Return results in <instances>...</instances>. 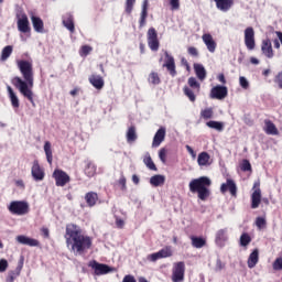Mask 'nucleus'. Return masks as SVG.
<instances>
[{
  "label": "nucleus",
  "mask_w": 282,
  "mask_h": 282,
  "mask_svg": "<svg viewBox=\"0 0 282 282\" xmlns=\"http://www.w3.org/2000/svg\"><path fill=\"white\" fill-rule=\"evenodd\" d=\"M18 69H20L22 78L15 76L11 79V84L31 102L32 107H36L34 91H32L34 88V67L32 62L25 59L18 61Z\"/></svg>",
  "instance_id": "f257e3e1"
},
{
  "label": "nucleus",
  "mask_w": 282,
  "mask_h": 282,
  "mask_svg": "<svg viewBox=\"0 0 282 282\" xmlns=\"http://www.w3.org/2000/svg\"><path fill=\"white\" fill-rule=\"evenodd\" d=\"M64 238L67 248H69L70 252H74V254H85V252L91 250L94 246V239L85 235L83 228L74 223L66 225Z\"/></svg>",
  "instance_id": "f03ea898"
},
{
  "label": "nucleus",
  "mask_w": 282,
  "mask_h": 282,
  "mask_svg": "<svg viewBox=\"0 0 282 282\" xmlns=\"http://www.w3.org/2000/svg\"><path fill=\"white\" fill-rule=\"evenodd\" d=\"M213 182L207 176H200L189 182L191 193H197L198 199L206 202L210 197V189L208 187Z\"/></svg>",
  "instance_id": "7ed1b4c3"
},
{
  "label": "nucleus",
  "mask_w": 282,
  "mask_h": 282,
  "mask_svg": "<svg viewBox=\"0 0 282 282\" xmlns=\"http://www.w3.org/2000/svg\"><path fill=\"white\" fill-rule=\"evenodd\" d=\"M188 86H184L183 94L191 100V102H195L197 100V94L202 91V85L197 82V78L189 77L187 80Z\"/></svg>",
  "instance_id": "20e7f679"
},
{
  "label": "nucleus",
  "mask_w": 282,
  "mask_h": 282,
  "mask_svg": "<svg viewBox=\"0 0 282 282\" xmlns=\"http://www.w3.org/2000/svg\"><path fill=\"white\" fill-rule=\"evenodd\" d=\"M8 210L11 215L23 217V215L30 213V204L25 200H12L8 206Z\"/></svg>",
  "instance_id": "39448f33"
},
{
  "label": "nucleus",
  "mask_w": 282,
  "mask_h": 282,
  "mask_svg": "<svg viewBox=\"0 0 282 282\" xmlns=\"http://www.w3.org/2000/svg\"><path fill=\"white\" fill-rule=\"evenodd\" d=\"M185 274H186V263H184V261L175 262L172 269V281L182 282L184 281Z\"/></svg>",
  "instance_id": "423d86ee"
},
{
  "label": "nucleus",
  "mask_w": 282,
  "mask_h": 282,
  "mask_svg": "<svg viewBox=\"0 0 282 282\" xmlns=\"http://www.w3.org/2000/svg\"><path fill=\"white\" fill-rule=\"evenodd\" d=\"M17 19L19 32H22V34H29L32 32V29L30 28V20L28 19V14H25V12L19 11L17 13Z\"/></svg>",
  "instance_id": "0eeeda50"
},
{
  "label": "nucleus",
  "mask_w": 282,
  "mask_h": 282,
  "mask_svg": "<svg viewBox=\"0 0 282 282\" xmlns=\"http://www.w3.org/2000/svg\"><path fill=\"white\" fill-rule=\"evenodd\" d=\"M88 268H91V270H94V274L96 276H102L104 274H109V272L112 271L111 267L105 263H99L96 260L89 261Z\"/></svg>",
  "instance_id": "6e6552de"
},
{
  "label": "nucleus",
  "mask_w": 282,
  "mask_h": 282,
  "mask_svg": "<svg viewBox=\"0 0 282 282\" xmlns=\"http://www.w3.org/2000/svg\"><path fill=\"white\" fill-rule=\"evenodd\" d=\"M53 178L55 180V185L61 187L67 186V184H69V182L72 181L67 172L59 169L54 170Z\"/></svg>",
  "instance_id": "1a4fd4ad"
},
{
  "label": "nucleus",
  "mask_w": 282,
  "mask_h": 282,
  "mask_svg": "<svg viewBox=\"0 0 282 282\" xmlns=\"http://www.w3.org/2000/svg\"><path fill=\"white\" fill-rule=\"evenodd\" d=\"M148 45L152 52H158V50H160V40L158 39V31L155 28H150L148 30Z\"/></svg>",
  "instance_id": "9d476101"
},
{
  "label": "nucleus",
  "mask_w": 282,
  "mask_h": 282,
  "mask_svg": "<svg viewBox=\"0 0 282 282\" xmlns=\"http://www.w3.org/2000/svg\"><path fill=\"white\" fill-rule=\"evenodd\" d=\"M167 257H173V249L167 246L161 249L159 252H154L148 256V261L155 263L159 259H167Z\"/></svg>",
  "instance_id": "9b49d317"
},
{
  "label": "nucleus",
  "mask_w": 282,
  "mask_h": 282,
  "mask_svg": "<svg viewBox=\"0 0 282 282\" xmlns=\"http://www.w3.org/2000/svg\"><path fill=\"white\" fill-rule=\"evenodd\" d=\"M31 175L35 182H43L45 180V170L41 167L39 161H33V165L31 167Z\"/></svg>",
  "instance_id": "f8f14e48"
},
{
  "label": "nucleus",
  "mask_w": 282,
  "mask_h": 282,
  "mask_svg": "<svg viewBox=\"0 0 282 282\" xmlns=\"http://www.w3.org/2000/svg\"><path fill=\"white\" fill-rule=\"evenodd\" d=\"M245 45L249 51H252L254 47H257V43L254 41V29L252 26H248L245 30Z\"/></svg>",
  "instance_id": "ddd939ff"
},
{
  "label": "nucleus",
  "mask_w": 282,
  "mask_h": 282,
  "mask_svg": "<svg viewBox=\"0 0 282 282\" xmlns=\"http://www.w3.org/2000/svg\"><path fill=\"white\" fill-rule=\"evenodd\" d=\"M230 193L231 197H237V183L232 181V178H227L226 183L220 185V193L226 195V193Z\"/></svg>",
  "instance_id": "4468645a"
},
{
  "label": "nucleus",
  "mask_w": 282,
  "mask_h": 282,
  "mask_svg": "<svg viewBox=\"0 0 282 282\" xmlns=\"http://www.w3.org/2000/svg\"><path fill=\"white\" fill-rule=\"evenodd\" d=\"M165 63L163 67H165L170 74V76H177V69L175 68V57H173L169 52L165 51Z\"/></svg>",
  "instance_id": "2eb2a0df"
},
{
  "label": "nucleus",
  "mask_w": 282,
  "mask_h": 282,
  "mask_svg": "<svg viewBox=\"0 0 282 282\" xmlns=\"http://www.w3.org/2000/svg\"><path fill=\"white\" fill-rule=\"evenodd\" d=\"M228 96V87L226 86H215L210 90V98L216 100H224Z\"/></svg>",
  "instance_id": "dca6fc26"
},
{
  "label": "nucleus",
  "mask_w": 282,
  "mask_h": 282,
  "mask_svg": "<svg viewBox=\"0 0 282 282\" xmlns=\"http://www.w3.org/2000/svg\"><path fill=\"white\" fill-rule=\"evenodd\" d=\"M259 186H261L259 182L253 184V188H256L251 194V208L253 209L259 208L261 204V188Z\"/></svg>",
  "instance_id": "f3484780"
},
{
  "label": "nucleus",
  "mask_w": 282,
  "mask_h": 282,
  "mask_svg": "<svg viewBox=\"0 0 282 282\" xmlns=\"http://www.w3.org/2000/svg\"><path fill=\"white\" fill-rule=\"evenodd\" d=\"M228 241V228L219 229L215 234V243L218 248H224Z\"/></svg>",
  "instance_id": "a211bd4d"
},
{
  "label": "nucleus",
  "mask_w": 282,
  "mask_h": 282,
  "mask_svg": "<svg viewBox=\"0 0 282 282\" xmlns=\"http://www.w3.org/2000/svg\"><path fill=\"white\" fill-rule=\"evenodd\" d=\"M15 240L18 243H21L22 246H30L31 248H39V246H41L39 240L23 235L17 236Z\"/></svg>",
  "instance_id": "6ab92c4d"
},
{
  "label": "nucleus",
  "mask_w": 282,
  "mask_h": 282,
  "mask_svg": "<svg viewBox=\"0 0 282 282\" xmlns=\"http://www.w3.org/2000/svg\"><path fill=\"white\" fill-rule=\"evenodd\" d=\"M62 23L70 34L76 32V26L74 25V15H72V13H66L63 15Z\"/></svg>",
  "instance_id": "aec40b11"
},
{
  "label": "nucleus",
  "mask_w": 282,
  "mask_h": 282,
  "mask_svg": "<svg viewBox=\"0 0 282 282\" xmlns=\"http://www.w3.org/2000/svg\"><path fill=\"white\" fill-rule=\"evenodd\" d=\"M203 43H205L208 52L214 54L215 50H217V42L213 39V35L210 33H205L202 36Z\"/></svg>",
  "instance_id": "412c9836"
},
{
  "label": "nucleus",
  "mask_w": 282,
  "mask_h": 282,
  "mask_svg": "<svg viewBox=\"0 0 282 282\" xmlns=\"http://www.w3.org/2000/svg\"><path fill=\"white\" fill-rule=\"evenodd\" d=\"M261 52L267 58H274V50H272V42L270 39L262 41Z\"/></svg>",
  "instance_id": "4be33fe9"
},
{
  "label": "nucleus",
  "mask_w": 282,
  "mask_h": 282,
  "mask_svg": "<svg viewBox=\"0 0 282 282\" xmlns=\"http://www.w3.org/2000/svg\"><path fill=\"white\" fill-rule=\"evenodd\" d=\"M217 10L220 12H228L232 6H235V0H214Z\"/></svg>",
  "instance_id": "5701e85b"
},
{
  "label": "nucleus",
  "mask_w": 282,
  "mask_h": 282,
  "mask_svg": "<svg viewBox=\"0 0 282 282\" xmlns=\"http://www.w3.org/2000/svg\"><path fill=\"white\" fill-rule=\"evenodd\" d=\"M164 138H166V128H160L154 134L152 147L158 148L162 144Z\"/></svg>",
  "instance_id": "b1692460"
},
{
  "label": "nucleus",
  "mask_w": 282,
  "mask_h": 282,
  "mask_svg": "<svg viewBox=\"0 0 282 282\" xmlns=\"http://www.w3.org/2000/svg\"><path fill=\"white\" fill-rule=\"evenodd\" d=\"M88 80L95 89H102V87H105V79L100 75L93 74L89 76Z\"/></svg>",
  "instance_id": "393cba45"
},
{
  "label": "nucleus",
  "mask_w": 282,
  "mask_h": 282,
  "mask_svg": "<svg viewBox=\"0 0 282 282\" xmlns=\"http://www.w3.org/2000/svg\"><path fill=\"white\" fill-rule=\"evenodd\" d=\"M32 25L35 32L39 34H43L45 32V24L43 23V20L36 15L31 17Z\"/></svg>",
  "instance_id": "a878e982"
},
{
  "label": "nucleus",
  "mask_w": 282,
  "mask_h": 282,
  "mask_svg": "<svg viewBox=\"0 0 282 282\" xmlns=\"http://www.w3.org/2000/svg\"><path fill=\"white\" fill-rule=\"evenodd\" d=\"M85 202L89 208H94L98 204V193L88 192L85 194Z\"/></svg>",
  "instance_id": "bb28decb"
},
{
  "label": "nucleus",
  "mask_w": 282,
  "mask_h": 282,
  "mask_svg": "<svg viewBox=\"0 0 282 282\" xmlns=\"http://www.w3.org/2000/svg\"><path fill=\"white\" fill-rule=\"evenodd\" d=\"M264 124V131L267 135H279V129L276 128V124H274V122H272L270 119H265Z\"/></svg>",
  "instance_id": "cd10ccee"
},
{
  "label": "nucleus",
  "mask_w": 282,
  "mask_h": 282,
  "mask_svg": "<svg viewBox=\"0 0 282 282\" xmlns=\"http://www.w3.org/2000/svg\"><path fill=\"white\" fill-rule=\"evenodd\" d=\"M198 166H210V154L200 152L197 159Z\"/></svg>",
  "instance_id": "c85d7f7f"
},
{
  "label": "nucleus",
  "mask_w": 282,
  "mask_h": 282,
  "mask_svg": "<svg viewBox=\"0 0 282 282\" xmlns=\"http://www.w3.org/2000/svg\"><path fill=\"white\" fill-rule=\"evenodd\" d=\"M248 268L252 269L259 263V249H254L248 258Z\"/></svg>",
  "instance_id": "c756f323"
},
{
  "label": "nucleus",
  "mask_w": 282,
  "mask_h": 282,
  "mask_svg": "<svg viewBox=\"0 0 282 282\" xmlns=\"http://www.w3.org/2000/svg\"><path fill=\"white\" fill-rule=\"evenodd\" d=\"M7 89H8V94H9V98H10L12 107L14 109H19V107H20L19 97L17 96V94L14 93L12 87L8 86Z\"/></svg>",
  "instance_id": "7c9ffc66"
},
{
  "label": "nucleus",
  "mask_w": 282,
  "mask_h": 282,
  "mask_svg": "<svg viewBox=\"0 0 282 282\" xmlns=\"http://www.w3.org/2000/svg\"><path fill=\"white\" fill-rule=\"evenodd\" d=\"M194 70L198 78V80H205L206 79V68H204V65L202 64H194Z\"/></svg>",
  "instance_id": "2f4dec72"
},
{
  "label": "nucleus",
  "mask_w": 282,
  "mask_h": 282,
  "mask_svg": "<svg viewBox=\"0 0 282 282\" xmlns=\"http://www.w3.org/2000/svg\"><path fill=\"white\" fill-rule=\"evenodd\" d=\"M126 138H127V142H129V144H131V142H135L138 140V133L135 132V126H131L130 128H128Z\"/></svg>",
  "instance_id": "473e14b6"
},
{
  "label": "nucleus",
  "mask_w": 282,
  "mask_h": 282,
  "mask_svg": "<svg viewBox=\"0 0 282 282\" xmlns=\"http://www.w3.org/2000/svg\"><path fill=\"white\" fill-rule=\"evenodd\" d=\"M191 240L193 248H204L206 246V238L192 236Z\"/></svg>",
  "instance_id": "72a5a7b5"
},
{
  "label": "nucleus",
  "mask_w": 282,
  "mask_h": 282,
  "mask_svg": "<svg viewBox=\"0 0 282 282\" xmlns=\"http://www.w3.org/2000/svg\"><path fill=\"white\" fill-rule=\"evenodd\" d=\"M164 182H166V178L164 177V175H160V174H156L150 178V184L152 186H162Z\"/></svg>",
  "instance_id": "f704fd0d"
},
{
  "label": "nucleus",
  "mask_w": 282,
  "mask_h": 282,
  "mask_svg": "<svg viewBox=\"0 0 282 282\" xmlns=\"http://www.w3.org/2000/svg\"><path fill=\"white\" fill-rule=\"evenodd\" d=\"M44 153L46 155V160H47L48 164H52L53 154H52V143L50 141H46L44 143Z\"/></svg>",
  "instance_id": "c9c22d12"
},
{
  "label": "nucleus",
  "mask_w": 282,
  "mask_h": 282,
  "mask_svg": "<svg viewBox=\"0 0 282 282\" xmlns=\"http://www.w3.org/2000/svg\"><path fill=\"white\" fill-rule=\"evenodd\" d=\"M148 83H150V85H160V83H162L160 74L156 72H151L148 77Z\"/></svg>",
  "instance_id": "e433bc0d"
},
{
  "label": "nucleus",
  "mask_w": 282,
  "mask_h": 282,
  "mask_svg": "<svg viewBox=\"0 0 282 282\" xmlns=\"http://www.w3.org/2000/svg\"><path fill=\"white\" fill-rule=\"evenodd\" d=\"M13 50L12 45L4 46L1 52L0 61H6L9 56H12Z\"/></svg>",
  "instance_id": "4c0bfd02"
},
{
  "label": "nucleus",
  "mask_w": 282,
  "mask_h": 282,
  "mask_svg": "<svg viewBox=\"0 0 282 282\" xmlns=\"http://www.w3.org/2000/svg\"><path fill=\"white\" fill-rule=\"evenodd\" d=\"M251 241H252V238L250 237V234L243 232L240 236V246L242 248H247V246H250Z\"/></svg>",
  "instance_id": "58836bf2"
},
{
  "label": "nucleus",
  "mask_w": 282,
  "mask_h": 282,
  "mask_svg": "<svg viewBox=\"0 0 282 282\" xmlns=\"http://www.w3.org/2000/svg\"><path fill=\"white\" fill-rule=\"evenodd\" d=\"M85 175H87V177H94V175H96V165L94 163H87L85 167Z\"/></svg>",
  "instance_id": "ea45409f"
},
{
  "label": "nucleus",
  "mask_w": 282,
  "mask_h": 282,
  "mask_svg": "<svg viewBox=\"0 0 282 282\" xmlns=\"http://www.w3.org/2000/svg\"><path fill=\"white\" fill-rule=\"evenodd\" d=\"M213 116H215L213 108H205L200 110V118H203V120H210Z\"/></svg>",
  "instance_id": "a19ab883"
},
{
  "label": "nucleus",
  "mask_w": 282,
  "mask_h": 282,
  "mask_svg": "<svg viewBox=\"0 0 282 282\" xmlns=\"http://www.w3.org/2000/svg\"><path fill=\"white\" fill-rule=\"evenodd\" d=\"M240 171L243 173H252V164H250V161L248 159H243L240 163Z\"/></svg>",
  "instance_id": "79ce46f5"
},
{
  "label": "nucleus",
  "mask_w": 282,
  "mask_h": 282,
  "mask_svg": "<svg viewBox=\"0 0 282 282\" xmlns=\"http://www.w3.org/2000/svg\"><path fill=\"white\" fill-rule=\"evenodd\" d=\"M209 129H215L216 131H224V123L219 121H208L206 123Z\"/></svg>",
  "instance_id": "37998d69"
},
{
  "label": "nucleus",
  "mask_w": 282,
  "mask_h": 282,
  "mask_svg": "<svg viewBox=\"0 0 282 282\" xmlns=\"http://www.w3.org/2000/svg\"><path fill=\"white\" fill-rule=\"evenodd\" d=\"M143 162L150 171H158V166H155V163L153 162V159H151V155H148L143 159Z\"/></svg>",
  "instance_id": "c03bdc74"
},
{
  "label": "nucleus",
  "mask_w": 282,
  "mask_h": 282,
  "mask_svg": "<svg viewBox=\"0 0 282 282\" xmlns=\"http://www.w3.org/2000/svg\"><path fill=\"white\" fill-rule=\"evenodd\" d=\"M256 226H257V228H259V230H263V228H265V226H268V220H265V217H257Z\"/></svg>",
  "instance_id": "a18cd8bd"
},
{
  "label": "nucleus",
  "mask_w": 282,
  "mask_h": 282,
  "mask_svg": "<svg viewBox=\"0 0 282 282\" xmlns=\"http://www.w3.org/2000/svg\"><path fill=\"white\" fill-rule=\"evenodd\" d=\"M118 186H120V191H127V177L123 173H121L120 178L117 181Z\"/></svg>",
  "instance_id": "49530a36"
},
{
  "label": "nucleus",
  "mask_w": 282,
  "mask_h": 282,
  "mask_svg": "<svg viewBox=\"0 0 282 282\" xmlns=\"http://www.w3.org/2000/svg\"><path fill=\"white\" fill-rule=\"evenodd\" d=\"M94 48L91 46H89V45H83L80 47L79 55L80 56H89V54H91Z\"/></svg>",
  "instance_id": "de8ad7c7"
},
{
  "label": "nucleus",
  "mask_w": 282,
  "mask_h": 282,
  "mask_svg": "<svg viewBox=\"0 0 282 282\" xmlns=\"http://www.w3.org/2000/svg\"><path fill=\"white\" fill-rule=\"evenodd\" d=\"M134 6H135V0H126V13L131 14L133 12Z\"/></svg>",
  "instance_id": "09e8293b"
},
{
  "label": "nucleus",
  "mask_w": 282,
  "mask_h": 282,
  "mask_svg": "<svg viewBox=\"0 0 282 282\" xmlns=\"http://www.w3.org/2000/svg\"><path fill=\"white\" fill-rule=\"evenodd\" d=\"M166 153H169V150H166V148H162L159 151V158H160L161 162H163V164H166Z\"/></svg>",
  "instance_id": "8fccbe9b"
},
{
  "label": "nucleus",
  "mask_w": 282,
  "mask_h": 282,
  "mask_svg": "<svg viewBox=\"0 0 282 282\" xmlns=\"http://www.w3.org/2000/svg\"><path fill=\"white\" fill-rule=\"evenodd\" d=\"M187 53L189 54V56H194L195 58H197V56H199V51H197V47H195V46H189L187 48Z\"/></svg>",
  "instance_id": "3c124183"
},
{
  "label": "nucleus",
  "mask_w": 282,
  "mask_h": 282,
  "mask_svg": "<svg viewBox=\"0 0 282 282\" xmlns=\"http://www.w3.org/2000/svg\"><path fill=\"white\" fill-rule=\"evenodd\" d=\"M147 17H149V13H141L139 20V28H144V25H147Z\"/></svg>",
  "instance_id": "603ef678"
},
{
  "label": "nucleus",
  "mask_w": 282,
  "mask_h": 282,
  "mask_svg": "<svg viewBox=\"0 0 282 282\" xmlns=\"http://www.w3.org/2000/svg\"><path fill=\"white\" fill-rule=\"evenodd\" d=\"M239 83H240V87H242V89H248V87H250V83H248V79H246V77H243V76L239 77Z\"/></svg>",
  "instance_id": "864d4df0"
},
{
  "label": "nucleus",
  "mask_w": 282,
  "mask_h": 282,
  "mask_svg": "<svg viewBox=\"0 0 282 282\" xmlns=\"http://www.w3.org/2000/svg\"><path fill=\"white\" fill-rule=\"evenodd\" d=\"M273 270H282V258H276L273 262Z\"/></svg>",
  "instance_id": "5fc2aeb1"
},
{
  "label": "nucleus",
  "mask_w": 282,
  "mask_h": 282,
  "mask_svg": "<svg viewBox=\"0 0 282 282\" xmlns=\"http://www.w3.org/2000/svg\"><path fill=\"white\" fill-rule=\"evenodd\" d=\"M274 83H276L278 87L282 89V72L278 73L274 78Z\"/></svg>",
  "instance_id": "6e6d98bb"
},
{
  "label": "nucleus",
  "mask_w": 282,
  "mask_h": 282,
  "mask_svg": "<svg viewBox=\"0 0 282 282\" xmlns=\"http://www.w3.org/2000/svg\"><path fill=\"white\" fill-rule=\"evenodd\" d=\"M21 274V269L18 270V272H10L9 273V281L10 282H14V279H17V276H19Z\"/></svg>",
  "instance_id": "4d7b16f0"
},
{
  "label": "nucleus",
  "mask_w": 282,
  "mask_h": 282,
  "mask_svg": "<svg viewBox=\"0 0 282 282\" xmlns=\"http://www.w3.org/2000/svg\"><path fill=\"white\" fill-rule=\"evenodd\" d=\"M8 270V260L1 259L0 260V272H6Z\"/></svg>",
  "instance_id": "13d9d810"
},
{
  "label": "nucleus",
  "mask_w": 282,
  "mask_h": 282,
  "mask_svg": "<svg viewBox=\"0 0 282 282\" xmlns=\"http://www.w3.org/2000/svg\"><path fill=\"white\" fill-rule=\"evenodd\" d=\"M172 10H180V0H170Z\"/></svg>",
  "instance_id": "bf43d9fd"
},
{
  "label": "nucleus",
  "mask_w": 282,
  "mask_h": 282,
  "mask_svg": "<svg viewBox=\"0 0 282 282\" xmlns=\"http://www.w3.org/2000/svg\"><path fill=\"white\" fill-rule=\"evenodd\" d=\"M141 13L149 14V0L143 1Z\"/></svg>",
  "instance_id": "052dcab7"
},
{
  "label": "nucleus",
  "mask_w": 282,
  "mask_h": 282,
  "mask_svg": "<svg viewBox=\"0 0 282 282\" xmlns=\"http://www.w3.org/2000/svg\"><path fill=\"white\" fill-rule=\"evenodd\" d=\"M41 232H42V237H44V239H50V229L47 227L41 228Z\"/></svg>",
  "instance_id": "680f3d73"
},
{
  "label": "nucleus",
  "mask_w": 282,
  "mask_h": 282,
  "mask_svg": "<svg viewBox=\"0 0 282 282\" xmlns=\"http://www.w3.org/2000/svg\"><path fill=\"white\" fill-rule=\"evenodd\" d=\"M116 226L117 228H124V220L121 218H116Z\"/></svg>",
  "instance_id": "e2e57ef3"
},
{
  "label": "nucleus",
  "mask_w": 282,
  "mask_h": 282,
  "mask_svg": "<svg viewBox=\"0 0 282 282\" xmlns=\"http://www.w3.org/2000/svg\"><path fill=\"white\" fill-rule=\"evenodd\" d=\"M185 149L192 155V158H197V153H195V150H193L191 145H186Z\"/></svg>",
  "instance_id": "0e129e2a"
},
{
  "label": "nucleus",
  "mask_w": 282,
  "mask_h": 282,
  "mask_svg": "<svg viewBox=\"0 0 282 282\" xmlns=\"http://www.w3.org/2000/svg\"><path fill=\"white\" fill-rule=\"evenodd\" d=\"M182 65H184V67H186L187 72H191V64H188V61L186 58H182L181 59Z\"/></svg>",
  "instance_id": "69168bd1"
},
{
  "label": "nucleus",
  "mask_w": 282,
  "mask_h": 282,
  "mask_svg": "<svg viewBox=\"0 0 282 282\" xmlns=\"http://www.w3.org/2000/svg\"><path fill=\"white\" fill-rule=\"evenodd\" d=\"M122 282H135V278L133 275H126Z\"/></svg>",
  "instance_id": "338daca9"
},
{
  "label": "nucleus",
  "mask_w": 282,
  "mask_h": 282,
  "mask_svg": "<svg viewBox=\"0 0 282 282\" xmlns=\"http://www.w3.org/2000/svg\"><path fill=\"white\" fill-rule=\"evenodd\" d=\"M218 80L219 83H221L223 85H226V76L224 74H219L218 75Z\"/></svg>",
  "instance_id": "774afa93"
}]
</instances>
